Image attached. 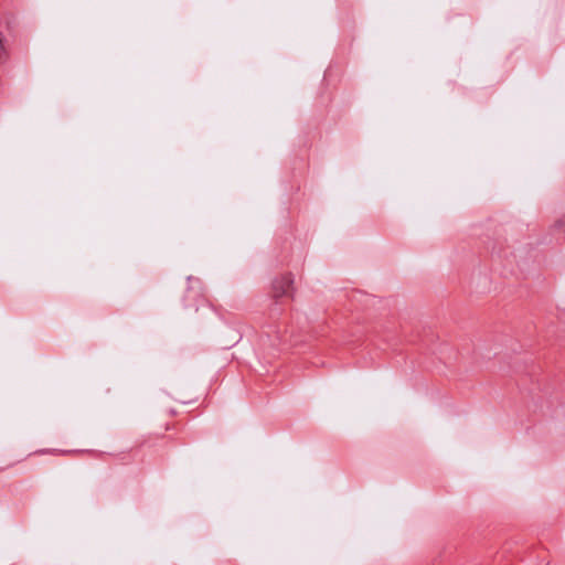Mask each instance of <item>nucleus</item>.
Here are the masks:
<instances>
[{
    "instance_id": "2",
    "label": "nucleus",
    "mask_w": 565,
    "mask_h": 565,
    "mask_svg": "<svg viewBox=\"0 0 565 565\" xmlns=\"http://www.w3.org/2000/svg\"><path fill=\"white\" fill-rule=\"evenodd\" d=\"M184 300H185V302L193 301L196 306L195 307L196 311L199 310L200 307L204 308V309L209 308L206 299L199 291H195V290H189Z\"/></svg>"
},
{
    "instance_id": "3",
    "label": "nucleus",
    "mask_w": 565,
    "mask_h": 565,
    "mask_svg": "<svg viewBox=\"0 0 565 565\" xmlns=\"http://www.w3.org/2000/svg\"><path fill=\"white\" fill-rule=\"evenodd\" d=\"M8 57V53L6 47L3 46L2 39L0 38V61H3Z\"/></svg>"
},
{
    "instance_id": "4",
    "label": "nucleus",
    "mask_w": 565,
    "mask_h": 565,
    "mask_svg": "<svg viewBox=\"0 0 565 565\" xmlns=\"http://www.w3.org/2000/svg\"><path fill=\"white\" fill-rule=\"evenodd\" d=\"M564 223H565V218H564V220H559V221H557L555 225H556L557 227H562V226L564 225Z\"/></svg>"
},
{
    "instance_id": "1",
    "label": "nucleus",
    "mask_w": 565,
    "mask_h": 565,
    "mask_svg": "<svg viewBox=\"0 0 565 565\" xmlns=\"http://www.w3.org/2000/svg\"><path fill=\"white\" fill-rule=\"evenodd\" d=\"M294 280L289 274L282 275L275 279L273 282V296L274 298H280L288 296L292 288Z\"/></svg>"
}]
</instances>
